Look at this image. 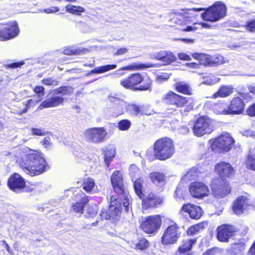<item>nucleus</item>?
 Returning a JSON list of instances; mask_svg holds the SVG:
<instances>
[{
	"label": "nucleus",
	"instance_id": "obj_1",
	"mask_svg": "<svg viewBox=\"0 0 255 255\" xmlns=\"http://www.w3.org/2000/svg\"><path fill=\"white\" fill-rule=\"evenodd\" d=\"M215 172L219 176L212 179L210 188L212 195L216 198H222L231 193L232 188L227 178L234 176L235 169L230 163L225 161L217 163Z\"/></svg>",
	"mask_w": 255,
	"mask_h": 255
},
{
	"label": "nucleus",
	"instance_id": "obj_2",
	"mask_svg": "<svg viewBox=\"0 0 255 255\" xmlns=\"http://www.w3.org/2000/svg\"><path fill=\"white\" fill-rule=\"evenodd\" d=\"M17 162L23 171L31 176L40 175L49 168L43 154L34 150H30L24 157L17 159Z\"/></svg>",
	"mask_w": 255,
	"mask_h": 255
},
{
	"label": "nucleus",
	"instance_id": "obj_3",
	"mask_svg": "<svg viewBox=\"0 0 255 255\" xmlns=\"http://www.w3.org/2000/svg\"><path fill=\"white\" fill-rule=\"evenodd\" d=\"M144 181L142 177L136 178L133 183V188L136 195L141 200L143 209L156 208L163 203V198L158 196L154 192L146 191L143 188Z\"/></svg>",
	"mask_w": 255,
	"mask_h": 255
},
{
	"label": "nucleus",
	"instance_id": "obj_4",
	"mask_svg": "<svg viewBox=\"0 0 255 255\" xmlns=\"http://www.w3.org/2000/svg\"><path fill=\"white\" fill-rule=\"evenodd\" d=\"M175 151L173 140L168 137L157 139L153 144V156L156 159L164 161L170 158Z\"/></svg>",
	"mask_w": 255,
	"mask_h": 255
},
{
	"label": "nucleus",
	"instance_id": "obj_5",
	"mask_svg": "<svg viewBox=\"0 0 255 255\" xmlns=\"http://www.w3.org/2000/svg\"><path fill=\"white\" fill-rule=\"evenodd\" d=\"M209 141L211 150L216 153L229 151L235 142L234 138L228 133L221 134L217 137L210 139Z\"/></svg>",
	"mask_w": 255,
	"mask_h": 255
},
{
	"label": "nucleus",
	"instance_id": "obj_6",
	"mask_svg": "<svg viewBox=\"0 0 255 255\" xmlns=\"http://www.w3.org/2000/svg\"><path fill=\"white\" fill-rule=\"evenodd\" d=\"M122 212V207L120 200L116 195L111 196L108 210H102L100 213L102 220H112L114 221L119 220Z\"/></svg>",
	"mask_w": 255,
	"mask_h": 255
},
{
	"label": "nucleus",
	"instance_id": "obj_7",
	"mask_svg": "<svg viewBox=\"0 0 255 255\" xmlns=\"http://www.w3.org/2000/svg\"><path fill=\"white\" fill-rule=\"evenodd\" d=\"M226 11L225 4L221 1H217L206 8L205 11L202 13L201 17L205 21L216 22L225 16Z\"/></svg>",
	"mask_w": 255,
	"mask_h": 255
},
{
	"label": "nucleus",
	"instance_id": "obj_8",
	"mask_svg": "<svg viewBox=\"0 0 255 255\" xmlns=\"http://www.w3.org/2000/svg\"><path fill=\"white\" fill-rule=\"evenodd\" d=\"M162 222V216L160 215L147 216L140 222L139 228L146 234L153 235L160 229Z\"/></svg>",
	"mask_w": 255,
	"mask_h": 255
},
{
	"label": "nucleus",
	"instance_id": "obj_9",
	"mask_svg": "<svg viewBox=\"0 0 255 255\" xmlns=\"http://www.w3.org/2000/svg\"><path fill=\"white\" fill-rule=\"evenodd\" d=\"M181 235V232L179 226L175 222H173L164 230L161 237V243L164 246H170L176 244Z\"/></svg>",
	"mask_w": 255,
	"mask_h": 255
},
{
	"label": "nucleus",
	"instance_id": "obj_10",
	"mask_svg": "<svg viewBox=\"0 0 255 255\" xmlns=\"http://www.w3.org/2000/svg\"><path fill=\"white\" fill-rule=\"evenodd\" d=\"M192 128L194 134L197 137L210 134L213 131L211 121L206 116H200L194 121Z\"/></svg>",
	"mask_w": 255,
	"mask_h": 255
},
{
	"label": "nucleus",
	"instance_id": "obj_11",
	"mask_svg": "<svg viewBox=\"0 0 255 255\" xmlns=\"http://www.w3.org/2000/svg\"><path fill=\"white\" fill-rule=\"evenodd\" d=\"M162 100L168 106L181 108L187 105L189 98L169 90L163 96Z\"/></svg>",
	"mask_w": 255,
	"mask_h": 255
},
{
	"label": "nucleus",
	"instance_id": "obj_12",
	"mask_svg": "<svg viewBox=\"0 0 255 255\" xmlns=\"http://www.w3.org/2000/svg\"><path fill=\"white\" fill-rule=\"evenodd\" d=\"M238 229L229 224H223L219 226L216 230L217 239L222 243H227L230 238L236 235Z\"/></svg>",
	"mask_w": 255,
	"mask_h": 255
},
{
	"label": "nucleus",
	"instance_id": "obj_13",
	"mask_svg": "<svg viewBox=\"0 0 255 255\" xmlns=\"http://www.w3.org/2000/svg\"><path fill=\"white\" fill-rule=\"evenodd\" d=\"M19 28L16 21L0 23V41H6L16 36Z\"/></svg>",
	"mask_w": 255,
	"mask_h": 255
},
{
	"label": "nucleus",
	"instance_id": "obj_14",
	"mask_svg": "<svg viewBox=\"0 0 255 255\" xmlns=\"http://www.w3.org/2000/svg\"><path fill=\"white\" fill-rule=\"evenodd\" d=\"M192 57L199 61L201 65L206 67L217 66L223 63V57L220 56H211L205 53L195 52L191 54Z\"/></svg>",
	"mask_w": 255,
	"mask_h": 255
},
{
	"label": "nucleus",
	"instance_id": "obj_15",
	"mask_svg": "<svg viewBox=\"0 0 255 255\" xmlns=\"http://www.w3.org/2000/svg\"><path fill=\"white\" fill-rule=\"evenodd\" d=\"M189 191L191 196L198 199H202L209 196V188L204 183L201 181H194L189 186Z\"/></svg>",
	"mask_w": 255,
	"mask_h": 255
},
{
	"label": "nucleus",
	"instance_id": "obj_16",
	"mask_svg": "<svg viewBox=\"0 0 255 255\" xmlns=\"http://www.w3.org/2000/svg\"><path fill=\"white\" fill-rule=\"evenodd\" d=\"M107 135V131L103 127L90 128L85 132L87 141L93 143L103 142L106 139Z\"/></svg>",
	"mask_w": 255,
	"mask_h": 255
},
{
	"label": "nucleus",
	"instance_id": "obj_17",
	"mask_svg": "<svg viewBox=\"0 0 255 255\" xmlns=\"http://www.w3.org/2000/svg\"><path fill=\"white\" fill-rule=\"evenodd\" d=\"M111 182L114 192L119 196L126 194V190L122 172L115 171L111 176Z\"/></svg>",
	"mask_w": 255,
	"mask_h": 255
},
{
	"label": "nucleus",
	"instance_id": "obj_18",
	"mask_svg": "<svg viewBox=\"0 0 255 255\" xmlns=\"http://www.w3.org/2000/svg\"><path fill=\"white\" fill-rule=\"evenodd\" d=\"M7 185L9 189L15 193L23 191L26 187L25 179L18 173H13L8 178Z\"/></svg>",
	"mask_w": 255,
	"mask_h": 255
},
{
	"label": "nucleus",
	"instance_id": "obj_19",
	"mask_svg": "<svg viewBox=\"0 0 255 255\" xmlns=\"http://www.w3.org/2000/svg\"><path fill=\"white\" fill-rule=\"evenodd\" d=\"M246 104L239 97H234L230 101L227 109L223 111L225 115H240L244 113Z\"/></svg>",
	"mask_w": 255,
	"mask_h": 255
},
{
	"label": "nucleus",
	"instance_id": "obj_20",
	"mask_svg": "<svg viewBox=\"0 0 255 255\" xmlns=\"http://www.w3.org/2000/svg\"><path fill=\"white\" fill-rule=\"evenodd\" d=\"M252 205L250 199L247 196L241 195L233 202L232 209L236 215L240 216L248 210Z\"/></svg>",
	"mask_w": 255,
	"mask_h": 255
},
{
	"label": "nucleus",
	"instance_id": "obj_21",
	"mask_svg": "<svg viewBox=\"0 0 255 255\" xmlns=\"http://www.w3.org/2000/svg\"><path fill=\"white\" fill-rule=\"evenodd\" d=\"M140 72H136L129 74L120 81V85L125 89L136 92V88L139 82Z\"/></svg>",
	"mask_w": 255,
	"mask_h": 255
},
{
	"label": "nucleus",
	"instance_id": "obj_22",
	"mask_svg": "<svg viewBox=\"0 0 255 255\" xmlns=\"http://www.w3.org/2000/svg\"><path fill=\"white\" fill-rule=\"evenodd\" d=\"M197 238L184 239L175 253V255H195L190 252L196 244Z\"/></svg>",
	"mask_w": 255,
	"mask_h": 255
},
{
	"label": "nucleus",
	"instance_id": "obj_23",
	"mask_svg": "<svg viewBox=\"0 0 255 255\" xmlns=\"http://www.w3.org/2000/svg\"><path fill=\"white\" fill-rule=\"evenodd\" d=\"M139 82L137 85L136 91L138 92H151L152 90L154 80L147 73L143 74L140 72Z\"/></svg>",
	"mask_w": 255,
	"mask_h": 255
},
{
	"label": "nucleus",
	"instance_id": "obj_24",
	"mask_svg": "<svg viewBox=\"0 0 255 255\" xmlns=\"http://www.w3.org/2000/svg\"><path fill=\"white\" fill-rule=\"evenodd\" d=\"M181 211L187 213L191 219L194 220L199 219L203 213L200 206L190 203L183 204Z\"/></svg>",
	"mask_w": 255,
	"mask_h": 255
},
{
	"label": "nucleus",
	"instance_id": "obj_25",
	"mask_svg": "<svg viewBox=\"0 0 255 255\" xmlns=\"http://www.w3.org/2000/svg\"><path fill=\"white\" fill-rule=\"evenodd\" d=\"M153 58L163 63L164 65H168L176 61V57L170 51L161 50L153 55Z\"/></svg>",
	"mask_w": 255,
	"mask_h": 255
},
{
	"label": "nucleus",
	"instance_id": "obj_26",
	"mask_svg": "<svg viewBox=\"0 0 255 255\" xmlns=\"http://www.w3.org/2000/svg\"><path fill=\"white\" fill-rule=\"evenodd\" d=\"M160 66L158 63H133L120 68L121 71H136L150 68H158Z\"/></svg>",
	"mask_w": 255,
	"mask_h": 255
},
{
	"label": "nucleus",
	"instance_id": "obj_27",
	"mask_svg": "<svg viewBox=\"0 0 255 255\" xmlns=\"http://www.w3.org/2000/svg\"><path fill=\"white\" fill-rule=\"evenodd\" d=\"M64 99L61 96H52L42 101L38 107L39 110L53 108L63 104Z\"/></svg>",
	"mask_w": 255,
	"mask_h": 255
},
{
	"label": "nucleus",
	"instance_id": "obj_28",
	"mask_svg": "<svg viewBox=\"0 0 255 255\" xmlns=\"http://www.w3.org/2000/svg\"><path fill=\"white\" fill-rule=\"evenodd\" d=\"M173 87L178 93L187 96L193 95V90L191 86L185 81H180L175 82L173 85Z\"/></svg>",
	"mask_w": 255,
	"mask_h": 255
},
{
	"label": "nucleus",
	"instance_id": "obj_29",
	"mask_svg": "<svg viewBox=\"0 0 255 255\" xmlns=\"http://www.w3.org/2000/svg\"><path fill=\"white\" fill-rule=\"evenodd\" d=\"M89 201V196L84 195L80 201L73 203L71 206L70 210L76 213L83 214L86 205Z\"/></svg>",
	"mask_w": 255,
	"mask_h": 255
},
{
	"label": "nucleus",
	"instance_id": "obj_30",
	"mask_svg": "<svg viewBox=\"0 0 255 255\" xmlns=\"http://www.w3.org/2000/svg\"><path fill=\"white\" fill-rule=\"evenodd\" d=\"M207 221H202L197 224L193 225L189 227L186 231V234L188 236H193L204 230L208 226Z\"/></svg>",
	"mask_w": 255,
	"mask_h": 255
},
{
	"label": "nucleus",
	"instance_id": "obj_31",
	"mask_svg": "<svg viewBox=\"0 0 255 255\" xmlns=\"http://www.w3.org/2000/svg\"><path fill=\"white\" fill-rule=\"evenodd\" d=\"M234 92V88L231 86L222 85L220 87L217 92L212 96L213 98L218 97L225 98L229 96Z\"/></svg>",
	"mask_w": 255,
	"mask_h": 255
},
{
	"label": "nucleus",
	"instance_id": "obj_32",
	"mask_svg": "<svg viewBox=\"0 0 255 255\" xmlns=\"http://www.w3.org/2000/svg\"><path fill=\"white\" fill-rule=\"evenodd\" d=\"M88 50L83 48H74L73 47H68L65 48L63 53L65 55H80L86 53Z\"/></svg>",
	"mask_w": 255,
	"mask_h": 255
},
{
	"label": "nucleus",
	"instance_id": "obj_33",
	"mask_svg": "<svg viewBox=\"0 0 255 255\" xmlns=\"http://www.w3.org/2000/svg\"><path fill=\"white\" fill-rule=\"evenodd\" d=\"M104 159L107 167L110 166V163L115 156V150L113 148H106L103 149Z\"/></svg>",
	"mask_w": 255,
	"mask_h": 255
},
{
	"label": "nucleus",
	"instance_id": "obj_34",
	"mask_svg": "<svg viewBox=\"0 0 255 255\" xmlns=\"http://www.w3.org/2000/svg\"><path fill=\"white\" fill-rule=\"evenodd\" d=\"M94 180L91 177H87L83 179L82 186L83 189L88 193H90L95 186Z\"/></svg>",
	"mask_w": 255,
	"mask_h": 255
},
{
	"label": "nucleus",
	"instance_id": "obj_35",
	"mask_svg": "<svg viewBox=\"0 0 255 255\" xmlns=\"http://www.w3.org/2000/svg\"><path fill=\"white\" fill-rule=\"evenodd\" d=\"M53 92L55 95L69 96L74 93V88L70 86H62L55 88Z\"/></svg>",
	"mask_w": 255,
	"mask_h": 255
},
{
	"label": "nucleus",
	"instance_id": "obj_36",
	"mask_svg": "<svg viewBox=\"0 0 255 255\" xmlns=\"http://www.w3.org/2000/svg\"><path fill=\"white\" fill-rule=\"evenodd\" d=\"M117 67V65L115 64H108L96 67L90 72V74H101L107 72L110 70H114Z\"/></svg>",
	"mask_w": 255,
	"mask_h": 255
},
{
	"label": "nucleus",
	"instance_id": "obj_37",
	"mask_svg": "<svg viewBox=\"0 0 255 255\" xmlns=\"http://www.w3.org/2000/svg\"><path fill=\"white\" fill-rule=\"evenodd\" d=\"M149 177L151 182L154 184H159L164 182L166 178L165 175L163 173L156 171L150 173Z\"/></svg>",
	"mask_w": 255,
	"mask_h": 255
},
{
	"label": "nucleus",
	"instance_id": "obj_38",
	"mask_svg": "<svg viewBox=\"0 0 255 255\" xmlns=\"http://www.w3.org/2000/svg\"><path fill=\"white\" fill-rule=\"evenodd\" d=\"M65 9L66 12L77 15H80L82 12L85 11V8L82 6L71 4L66 5Z\"/></svg>",
	"mask_w": 255,
	"mask_h": 255
},
{
	"label": "nucleus",
	"instance_id": "obj_39",
	"mask_svg": "<svg viewBox=\"0 0 255 255\" xmlns=\"http://www.w3.org/2000/svg\"><path fill=\"white\" fill-rule=\"evenodd\" d=\"M149 247V241L144 237H141L138 240L135 245V249L139 251H145Z\"/></svg>",
	"mask_w": 255,
	"mask_h": 255
},
{
	"label": "nucleus",
	"instance_id": "obj_40",
	"mask_svg": "<svg viewBox=\"0 0 255 255\" xmlns=\"http://www.w3.org/2000/svg\"><path fill=\"white\" fill-rule=\"evenodd\" d=\"M128 110L131 114L135 116L142 115L144 114L143 106H139L135 104H132L129 105Z\"/></svg>",
	"mask_w": 255,
	"mask_h": 255
},
{
	"label": "nucleus",
	"instance_id": "obj_41",
	"mask_svg": "<svg viewBox=\"0 0 255 255\" xmlns=\"http://www.w3.org/2000/svg\"><path fill=\"white\" fill-rule=\"evenodd\" d=\"M245 164L248 169L255 171V155L249 154L245 161Z\"/></svg>",
	"mask_w": 255,
	"mask_h": 255
},
{
	"label": "nucleus",
	"instance_id": "obj_42",
	"mask_svg": "<svg viewBox=\"0 0 255 255\" xmlns=\"http://www.w3.org/2000/svg\"><path fill=\"white\" fill-rule=\"evenodd\" d=\"M243 27L248 32H255V18L247 20Z\"/></svg>",
	"mask_w": 255,
	"mask_h": 255
},
{
	"label": "nucleus",
	"instance_id": "obj_43",
	"mask_svg": "<svg viewBox=\"0 0 255 255\" xmlns=\"http://www.w3.org/2000/svg\"><path fill=\"white\" fill-rule=\"evenodd\" d=\"M131 126L130 122L127 119L121 120L118 123V128L121 130H127Z\"/></svg>",
	"mask_w": 255,
	"mask_h": 255
},
{
	"label": "nucleus",
	"instance_id": "obj_44",
	"mask_svg": "<svg viewBox=\"0 0 255 255\" xmlns=\"http://www.w3.org/2000/svg\"><path fill=\"white\" fill-rule=\"evenodd\" d=\"M244 249V245L240 243H234L231 247V252L235 255L242 252Z\"/></svg>",
	"mask_w": 255,
	"mask_h": 255
},
{
	"label": "nucleus",
	"instance_id": "obj_45",
	"mask_svg": "<svg viewBox=\"0 0 255 255\" xmlns=\"http://www.w3.org/2000/svg\"><path fill=\"white\" fill-rule=\"evenodd\" d=\"M42 83L46 86H57L59 82L57 80H53L52 78H44L42 80Z\"/></svg>",
	"mask_w": 255,
	"mask_h": 255
},
{
	"label": "nucleus",
	"instance_id": "obj_46",
	"mask_svg": "<svg viewBox=\"0 0 255 255\" xmlns=\"http://www.w3.org/2000/svg\"><path fill=\"white\" fill-rule=\"evenodd\" d=\"M31 133L33 135L44 136L47 132L42 128H32L31 129Z\"/></svg>",
	"mask_w": 255,
	"mask_h": 255
},
{
	"label": "nucleus",
	"instance_id": "obj_47",
	"mask_svg": "<svg viewBox=\"0 0 255 255\" xmlns=\"http://www.w3.org/2000/svg\"><path fill=\"white\" fill-rule=\"evenodd\" d=\"M25 64L24 61L22 60L18 62H12L6 65V68L15 69L21 67Z\"/></svg>",
	"mask_w": 255,
	"mask_h": 255
},
{
	"label": "nucleus",
	"instance_id": "obj_48",
	"mask_svg": "<svg viewBox=\"0 0 255 255\" xmlns=\"http://www.w3.org/2000/svg\"><path fill=\"white\" fill-rule=\"evenodd\" d=\"M246 114L250 117H255V103L248 107L246 110Z\"/></svg>",
	"mask_w": 255,
	"mask_h": 255
},
{
	"label": "nucleus",
	"instance_id": "obj_49",
	"mask_svg": "<svg viewBox=\"0 0 255 255\" xmlns=\"http://www.w3.org/2000/svg\"><path fill=\"white\" fill-rule=\"evenodd\" d=\"M33 91L38 96H43L44 95V88L42 86H36Z\"/></svg>",
	"mask_w": 255,
	"mask_h": 255
},
{
	"label": "nucleus",
	"instance_id": "obj_50",
	"mask_svg": "<svg viewBox=\"0 0 255 255\" xmlns=\"http://www.w3.org/2000/svg\"><path fill=\"white\" fill-rule=\"evenodd\" d=\"M124 196V201L123 203V205L126 212H128L129 209V205L130 204V199L127 195Z\"/></svg>",
	"mask_w": 255,
	"mask_h": 255
},
{
	"label": "nucleus",
	"instance_id": "obj_51",
	"mask_svg": "<svg viewBox=\"0 0 255 255\" xmlns=\"http://www.w3.org/2000/svg\"><path fill=\"white\" fill-rule=\"evenodd\" d=\"M33 102V101L31 99L27 100L26 103L25 104V108L17 112V113H16L17 114H18L19 115H21L24 113H25L27 111L28 109L30 108V103H32Z\"/></svg>",
	"mask_w": 255,
	"mask_h": 255
},
{
	"label": "nucleus",
	"instance_id": "obj_52",
	"mask_svg": "<svg viewBox=\"0 0 255 255\" xmlns=\"http://www.w3.org/2000/svg\"><path fill=\"white\" fill-rule=\"evenodd\" d=\"M177 57L179 60L182 61H190L191 60L190 56L184 52L178 53Z\"/></svg>",
	"mask_w": 255,
	"mask_h": 255
},
{
	"label": "nucleus",
	"instance_id": "obj_53",
	"mask_svg": "<svg viewBox=\"0 0 255 255\" xmlns=\"http://www.w3.org/2000/svg\"><path fill=\"white\" fill-rule=\"evenodd\" d=\"M46 13H55L59 11V8L58 6H51L43 10Z\"/></svg>",
	"mask_w": 255,
	"mask_h": 255
},
{
	"label": "nucleus",
	"instance_id": "obj_54",
	"mask_svg": "<svg viewBox=\"0 0 255 255\" xmlns=\"http://www.w3.org/2000/svg\"><path fill=\"white\" fill-rule=\"evenodd\" d=\"M128 49L126 47L119 48L114 54L115 56H119L127 53Z\"/></svg>",
	"mask_w": 255,
	"mask_h": 255
},
{
	"label": "nucleus",
	"instance_id": "obj_55",
	"mask_svg": "<svg viewBox=\"0 0 255 255\" xmlns=\"http://www.w3.org/2000/svg\"><path fill=\"white\" fill-rule=\"evenodd\" d=\"M197 23H194L193 25L192 26H187L185 28H183L181 29L180 30L184 32H189V31H195L198 29V27H196L195 25Z\"/></svg>",
	"mask_w": 255,
	"mask_h": 255
},
{
	"label": "nucleus",
	"instance_id": "obj_56",
	"mask_svg": "<svg viewBox=\"0 0 255 255\" xmlns=\"http://www.w3.org/2000/svg\"><path fill=\"white\" fill-rule=\"evenodd\" d=\"M186 67L191 69H199L200 68V63H195V62H191V63H187L185 64Z\"/></svg>",
	"mask_w": 255,
	"mask_h": 255
},
{
	"label": "nucleus",
	"instance_id": "obj_57",
	"mask_svg": "<svg viewBox=\"0 0 255 255\" xmlns=\"http://www.w3.org/2000/svg\"><path fill=\"white\" fill-rule=\"evenodd\" d=\"M97 212L92 207H88L87 210V214L89 217H93L97 215Z\"/></svg>",
	"mask_w": 255,
	"mask_h": 255
},
{
	"label": "nucleus",
	"instance_id": "obj_58",
	"mask_svg": "<svg viewBox=\"0 0 255 255\" xmlns=\"http://www.w3.org/2000/svg\"><path fill=\"white\" fill-rule=\"evenodd\" d=\"M42 144L45 148H48L51 144L50 142V138L49 137H45L41 141Z\"/></svg>",
	"mask_w": 255,
	"mask_h": 255
},
{
	"label": "nucleus",
	"instance_id": "obj_59",
	"mask_svg": "<svg viewBox=\"0 0 255 255\" xmlns=\"http://www.w3.org/2000/svg\"><path fill=\"white\" fill-rule=\"evenodd\" d=\"M2 245L5 248L6 251L10 254H13L12 250L11 249L10 246L6 242L5 240H3L2 241Z\"/></svg>",
	"mask_w": 255,
	"mask_h": 255
},
{
	"label": "nucleus",
	"instance_id": "obj_60",
	"mask_svg": "<svg viewBox=\"0 0 255 255\" xmlns=\"http://www.w3.org/2000/svg\"><path fill=\"white\" fill-rule=\"evenodd\" d=\"M179 40L183 42L184 43H193L194 41V39H190V38H179Z\"/></svg>",
	"mask_w": 255,
	"mask_h": 255
},
{
	"label": "nucleus",
	"instance_id": "obj_61",
	"mask_svg": "<svg viewBox=\"0 0 255 255\" xmlns=\"http://www.w3.org/2000/svg\"><path fill=\"white\" fill-rule=\"evenodd\" d=\"M214 249H208L207 251H206L205 252L203 253L202 255H214Z\"/></svg>",
	"mask_w": 255,
	"mask_h": 255
},
{
	"label": "nucleus",
	"instance_id": "obj_62",
	"mask_svg": "<svg viewBox=\"0 0 255 255\" xmlns=\"http://www.w3.org/2000/svg\"><path fill=\"white\" fill-rule=\"evenodd\" d=\"M249 252L251 255H255V241L250 248Z\"/></svg>",
	"mask_w": 255,
	"mask_h": 255
},
{
	"label": "nucleus",
	"instance_id": "obj_63",
	"mask_svg": "<svg viewBox=\"0 0 255 255\" xmlns=\"http://www.w3.org/2000/svg\"><path fill=\"white\" fill-rule=\"evenodd\" d=\"M198 24L201 25V28H205L207 29L211 28V25L205 22H200L198 23Z\"/></svg>",
	"mask_w": 255,
	"mask_h": 255
},
{
	"label": "nucleus",
	"instance_id": "obj_64",
	"mask_svg": "<svg viewBox=\"0 0 255 255\" xmlns=\"http://www.w3.org/2000/svg\"><path fill=\"white\" fill-rule=\"evenodd\" d=\"M248 90L250 93L255 95V86L251 85L248 87Z\"/></svg>",
	"mask_w": 255,
	"mask_h": 255
}]
</instances>
